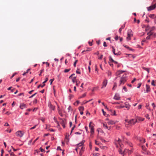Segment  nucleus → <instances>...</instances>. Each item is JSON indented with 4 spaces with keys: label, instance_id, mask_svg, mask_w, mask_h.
<instances>
[{
    "label": "nucleus",
    "instance_id": "nucleus-55",
    "mask_svg": "<svg viewBox=\"0 0 156 156\" xmlns=\"http://www.w3.org/2000/svg\"><path fill=\"white\" fill-rule=\"evenodd\" d=\"M125 27V24L124 25H122L121 27L120 28V29H122V30Z\"/></svg>",
    "mask_w": 156,
    "mask_h": 156
},
{
    "label": "nucleus",
    "instance_id": "nucleus-26",
    "mask_svg": "<svg viewBox=\"0 0 156 156\" xmlns=\"http://www.w3.org/2000/svg\"><path fill=\"white\" fill-rule=\"evenodd\" d=\"M137 120H138L139 121H143L144 120V118H141V117H138L137 119Z\"/></svg>",
    "mask_w": 156,
    "mask_h": 156
},
{
    "label": "nucleus",
    "instance_id": "nucleus-54",
    "mask_svg": "<svg viewBox=\"0 0 156 156\" xmlns=\"http://www.w3.org/2000/svg\"><path fill=\"white\" fill-rule=\"evenodd\" d=\"M79 102H80L79 101H77L74 104L75 105H76H76H77L79 104Z\"/></svg>",
    "mask_w": 156,
    "mask_h": 156
},
{
    "label": "nucleus",
    "instance_id": "nucleus-1",
    "mask_svg": "<svg viewBox=\"0 0 156 156\" xmlns=\"http://www.w3.org/2000/svg\"><path fill=\"white\" fill-rule=\"evenodd\" d=\"M127 80V76L126 74L123 75L122 77L121 78L120 80V83L119 86L121 84H123L126 82Z\"/></svg>",
    "mask_w": 156,
    "mask_h": 156
},
{
    "label": "nucleus",
    "instance_id": "nucleus-11",
    "mask_svg": "<svg viewBox=\"0 0 156 156\" xmlns=\"http://www.w3.org/2000/svg\"><path fill=\"white\" fill-rule=\"evenodd\" d=\"M27 105L24 103H22L20 105V108L22 109L27 108Z\"/></svg>",
    "mask_w": 156,
    "mask_h": 156
},
{
    "label": "nucleus",
    "instance_id": "nucleus-57",
    "mask_svg": "<svg viewBox=\"0 0 156 156\" xmlns=\"http://www.w3.org/2000/svg\"><path fill=\"white\" fill-rule=\"evenodd\" d=\"M149 115L148 114H147L146 116L145 117L147 118L148 119H150V117L149 116Z\"/></svg>",
    "mask_w": 156,
    "mask_h": 156
},
{
    "label": "nucleus",
    "instance_id": "nucleus-33",
    "mask_svg": "<svg viewBox=\"0 0 156 156\" xmlns=\"http://www.w3.org/2000/svg\"><path fill=\"white\" fill-rule=\"evenodd\" d=\"M150 30V27L149 26H147L145 29L146 31H147Z\"/></svg>",
    "mask_w": 156,
    "mask_h": 156
},
{
    "label": "nucleus",
    "instance_id": "nucleus-61",
    "mask_svg": "<svg viewBox=\"0 0 156 156\" xmlns=\"http://www.w3.org/2000/svg\"><path fill=\"white\" fill-rule=\"evenodd\" d=\"M76 73L78 74H80V72L78 71V69L76 71Z\"/></svg>",
    "mask_w": 156,
    "mask_h": 156
},
{
    "label": "nucleus",
    "instance_id": "nucleus-28",
    "mask_svg": "<svg viewBox=\"0 0 156 156\" xmlns=\"http://www.w3.org/2000/svg\"><path fill=\"white\" fill-rule=\"evenodd\" d=\"M117 142H118V143L120 145L121 147V146L120 145L121 140L119 139H118V140H117Z\"/></svg>",
    "mask_w": 156,
    "mask_h": 156
},
{
    "label": "nucleus",
    "instance_id": "nucleus-48",
    "mask_svg": "<svg viewBox=\"0 0 156 156\" xmlns=\"http://www.w3.org/2000/svg\"><path fill=\"white\" fill-rule=\"evenodd\" d=\"M122 102H114L113 104H120L121 103H122Z\"/></svg>",
    "mask_w": 156,
    "mask_h": 156
},
{
    "label": "nucleus",
    "instance_id": "nucleus-16",
    "mask_svg": "<svg viewBox=\"0 0 156 156\" xmlns=\"http://www.w3.org/2000/svg\"><path fill=\"white\" fill-rule=\"evenodd\" d=\"M115 122L114 121L112 120H110L108 122V124L111 125H113L115 124Z\"/></svg>",
    "mask_w": 156,
    "mask_h": 156
},
{
    "label": "nucleus",
    "instance_id": "nucleus-62",
    "mask_svg": "<svg viewBox=\"0 0 156 156\" xmlns=\"http://www.w3.org/2000/svg\"><path fill=\"white\" fill-rule=\"evenodd\" d=\"M150 38V36H148L146 37V39L147 40H149Z\"/></svg>",
    "mask_w": 156,
    "mask_h": 156
},
{
    "label": "nucleus",
    "instance_id": "nucleus-30",
    "mask_svg": "<svg viewBox=\"0 0 156 156\" xmlns=\"http://www.w3.org/2000/svg\"><path fill=\"white\" fill-rule=\"evenodd\" d=\"M45 86V84H43V85H41V84L39 85L37 87V88H39L40 87H43L44 86Z\"/></svg>",
    "mask_w": 156,
    "mask_h": 156
},
{
    "label": "nucleus",
    "instance_id": "nucleus-43",
    "mask_svg": "<svg viewBox=\"0 0 156 156\" xmlns=\"http://www.w3.org/2000/svg\"><path fill=\"white\" fill-rule=\"evenodd\" d=\"M119 37L118 35H116V36H115V40L116 41H117L119 39Z\"/></svg>",
    "mask_w": 156,
    "mask_h": 156
},
{
    "label": "nucleus",
    "instance_id": "nucleus-64",
    "mask_svg": "<svg viewBox=\"0 0 156 156\" xmlns=\"http://www.w3.org/2000/svg\"><path fill=\"white\" fill-rule=\"evenodd\" d=\"M10 155H11V156H14L15 155L14 153H13V152H11L10 153Z\"/></svg>",
    "mask_w": 156,
    "mask_h": 156
},
{
    "label": "nucleus",
    "instance_id": "nucleus-22",
    "mask_svg": "<svg viewBox=\"0 0 156 156\" xmlns=\"http://www.w3.org/2000/svg\"><path fill=\"white\" fill-rule=\"evenodd\" d=\"M125 106L126 108H127L128 109H129L130 107V105L129 104H125Z\"/></svg>",
    "mask_w": 156,
    "mask_h": 156
},
{
    "label": "nucleus",
    "instance_id": "nucleus-12",
    "mask_svg": "<svg viewBox=\"0 0 156 156\" xmlns=\"http://www.w3.org/2000/svg\"><path fill=\"white\" fill-rule=\"evenodd\" d=\"M133 35L132 31L131 30H128L127 33V36L132 37Z\"/></svg>",
    "mask_w": 156,
    "mask_h": 156
},
{
    "label": "nucleus",
    "instance_id": "nucleus-39",
    "mask_svg": "<svg viewBox=\"0 0 156 156\" xmlns=\"http://www.w3.org/2000/svg\"><path fill=\"white\" fill-rule=\"evenodd\" d=\"M153 37L154 38L156 37V33H153Z\"/></svg>",
    "mask_w": 156,
    "mask_h": 156
},
{
    "label": "nucleus",
    "instance_id": "nucleus-45",
    "mask_svg": "<svg viewBox=\"0 0 156 156\" xmlns=\"http://www.w3.org/2000/svg\"><path fill=\"white\" fill-rule=\"evenodd\" d=\"M44 71V69H43L40 71V73L39 74V75L41 76V73Z\"/></svg>",
    "mask_w": 156,
    "mask_h": 156
},
{
    "label": "nucleus",
    "instance_id": "nucleus-41",
    "mask_svg": "<svg viewBox=\"0 0 156 156\" xmlns=\"http://www.w3.org/2000/svg\"><path fill=\"white\" fill-rule=\"evenodd\" d=\"M48 78H47L45 80V81L44 82H43V84H44V83H46L48 81Z\"/></svg>",
    "mask_w": 156,
    "mask_h": 156
},
{
    "label": "nucleus",
    "instance_id": "nucleus-7",
    "mask_svg": "<svg viewBox=\"0 0 156 156\" xmlns=\"http://www.w3.org/2000/svg\"><path fill=\"white\" fill-rule=\"evenodd\" d=\"M16 134L17 136L22 137L24 133H23L21 131H18L16 132Z\"/></svg>",
    "mask_w": 156,
    "mask_h": 156
},
{
    "label": "nucleus",
    "instance_id": "nucleus-4",
    "mask_svg": "<svg viewBox=\"0 0 156 156\" xmlns=\"http://www.w3.org/2000/svg\"><path fill=\"white\" fill-rule=\"evenodd\" d=\"M156 7V3L150 6L147 8V10L148 11H151L154 9Z\"/></svg>",
    "mask_w": 156,
    "mask_h": 156
},
{
    "label": "nucleus",
    "instance_id": "nucleus-5",
    "mask_svg": "<svg viewBox=\"0 0 156 156\" xmlns=\"http://www.w3.org/2000/svg\"><path fill=\"white\" fill-rule=\"evenodd\" d=\"M92 124V122H90L89 125V127L90 129V133L92 134H93L94 133V129L93 126L91 125Z\"/></svg>",
    "mask_w": 156,
    "mask_h": 156
},
{
    "label": "nucleus",
    "instance_id": "nucleus-50",
    "mask_svg": "<svg viewBox=\"0 0 156 156\" xmlns=\"http://www.w3.org/2000/svg\"><path fill=\"white\" fill-rule=\"evenodd\" d=\"M36 126H37V125H36L34 126L33 127H31V128H30V129H35L36 128Z\"/></svg>",
    "mask_w": 156,
    "mask_h": 156
},
{
    "label": "nucleus",
    "instance_id": "nucleus-31",
    "mask_svg": "<svg viewBox=\"0 0 156 156\" xmlns=\"http://www.w3.org/2000/svg\"><path fill=\"white\" fill-rule=\"evenodd\" d=\"M83 143L84 142H83V141H82L81 143H79L78 145V146L80 147V146H82L83 145Z\"/></svg>",
    "mask_w": 156,
    "mask_h": 156
},
{
    "label": "nucleus",
    "instance_id": "nucleus-42",
    "mask_svg": "<svg viewBox=\"0 0 156 156\" xmlns=\"http://www.w3.org/2000/svg\"><path fill=\"white\" fill-rule=\"evenodd\" d=\"M131 37L127 36V37H126V39L127 40H129L131 39Z\"/></svg>",
    "mask_w": 156,
    "mask_h": 156
},
{
    "label": "nucleus",
    "instance_id": "nucleus-19",
    "mask_svg": "<svg viewBox=\"0 0 156 156\" xmlns=\"http://www.w3.org/2000/svg\"><path fill=\"white\" fill-rule=\"evenodd\" d=\"M142 68L144 70L147 71L148 73H149V69L148 68H147L144 67H142Z\"/></svg>",
    "mask_w": 156,
    "mask_h": 156
},
{
    "label": "nucleus",
    "instance_id": "nucleus-10",
    "mask_svg": "<svg viewBox=\"0 0 156 156\" xmlns=\"http://www.w3.org/2000/svg\"><path fill=\"white\" fill-rule=\"evenodd\" d=\"M125 72V71L122 70H118L116 73V75L118 76H119L123 73Z\"/></svg>",
    "mask_w": 156,
    "mask_h": 156
},
{
    "label": "nucleus",
    "instance_id": "nucleus-27",
    "mask_svg": "<svg viewBox=\"0 0 156 156\" xmlns=\"http://www.w3.org/2000/svg\"><path fill=\"white\" fill-rule=\"evenodd\" d=\"M107 73L108 74V76H111V74H112V73H111V72H110L109 71H108L107 72Z\"/></svg>",
    "mask_w": 156,
    "mask_h": 156
},
{
    "label": "nucleus",
    "instance_id": "nucleus-8",
    "mask_svg": "<svg viewBox=\"0 0 156 156\" xmlns=\"http://www.w3.org/2000/svg\"><path fill=\"white\" fill-rule=\"evenodd\" d=\"M112 51L114 55H121V53L120 51H119L117 53H115V49L113 46L112 47Z\"/></svg>",
    "mask_w": 156,
    "mask_h": 156
},
{
    "label": "nucleus",
    "instance_id": "nucleus-53",
    "mask_svg": "<svg viewBox=\"0 0 156 156\" xmlns=\"http://www.w3.org/2000/svg\"><path fill=\"white\" fill-rule=\"evenodd\" d=\"M40 149L41 151V152H45V151L43 149H42L41 147L40 148Z\"/></svg>",
    "mask_w": 156,
    "mask_h": 156
},
{
    "label": "nucleus",
    "instance_id": "nucleus-46",
    "mask_svg": "<svg viewBox=\"0 0 156 156\" xmlns=\"http://www.w3.org/2000/svg\"><path fill=\"white\" fill-rule=\"evenodd\" d=\"M37 94V93H35V94H33L31 96H30V97H29V98H33L34 96L36 94Z\"/></svg>",
    "mask_w": 156,
    "mask_h": 156
},
{
    "label": "nucleus",
    "instance_id": "nucleus-23",
    "mask_svg": "<svg viewBox=\"0 0 156 156\" xmlns=\"http://www.w3.org/2000/svg\"><path fill=\"white\" fill-rule=\"evenodd\" d=\"M116 87H117V84L116 83H114V86L113 87L112 89V90H115V88Z\"/></svg>",
    "mask_w": 156,
    "mask_h": 156
},
{
    "label": "nucleus",
    "instance_id": "nucleus-63",
    "mask_svg": "<svg viewBox=\"0 0 156 156\" xmlns=\"http://www.w3.org/2000/svg\"><path fill=\"white\" fill-rule=\"evenodd\" d=\"M10 155H11V156H14L15 155L14 153H13V152H11L10 153Z\"/></svg>",
    "mask_w": 156,
    "mask_h": 156
},
{
    "label": "nucleus",
    "instance_id": "nucleus-29",
    "mask_svg": "<svg viewBox=\"0 0 156 156\" xmlns=\"http://www.w3.org/2000/svg\"><path fill=\"white\" fill-rule=\"evenodd\" d=\"M68 112H69L70 111H72L73 109L70 106H69L68 108Z\"/></svg>",
    "mask_w": 156,
    "mask_h": 156
},
{
    "label": "nucleus",
    "instance_id": "nucleus-15",
    "mask_svg": "<svg viewBox=\"0 0 156 156\" xmlns=\"http://www.w3.org/2000/svg\"><path fill=\"white\" fill-rule=\"evenodd\" d=\"M119 152L121 154H124L126 153V150L125 149L124 151L122 152V150L120 149L119 150Z\"/></svg>",
    "mask_w": 156,
    "mask_h": 156
},
{
    "label": "nucleus",
    "instance_id": "nucleus-40",
    "mask_svg": "<svg viewBox=\"0 0 156 156\" xmlns=\"http://www.w3.org/2000/svg\"><path fill=\"white\" fill-rule=\"evenodd\" d=\"M54 80V79H51L50 80V85H51L53 81Z\"/></svg>",
    "mask_w": 156,
    "mask_h": 156
},
{
    "label": "nucleus",
    "instance_id": "nucleus-51",
    "mask_svg": "<svg viewBox=\"0 0 156 156\" xmlns=\"http://www.w3.org/2000/svg\"><path fill=\"white\" fill-rule=\"evenodd\" d=\"M103 46H104V47H107V45L106 44V42H104V43H103Z\"/></svg>",
    "mask_w": 156,
    "mask_h": 156
},
{
    "label": "nucleus",
    "instance_id": "nucleus-32",
    "mask_svg": "<svg viewBox=\"0 0 156 156\" xmlns=\"http://www.w3.org/2000/svg\"><path fill=\"white\" fill-rule=\"evenodd\" d=\"M125 150H126V153L127 152L128 154H130L132 152V151H130L129 150H127L126 149H125Z\"/></svg>",
    "mask_w": 156,
    "mask_h": 156
},
{
    "label": "nucleus",
    "instance_id": "nucleus-35",
    "mask_svg": "<svg viewBox=\"0 0 156 156\" xmlns=\"http://www.w3.org/2000/svg\"><path fill=\"white\" fill-rule=\"evenodd\" d=\"M100 147L101 148V149H107V147H105V146H100Z\"/></svg>",
    "mask_w": 156,
    "mask_h": 156
},
{
    "label": "nucleus",
    "instance_id": "nucleus-58",
    "mask_svg": "<svg viewBox=\"0 0 156 156\" xmlns=\"http://www.w3.org/2000/svg\"><path fill=\"white\" fill-rule=\"evenodd\" d=\"M150 34L149 35V36H150V37L151 36H153V33L154 32H151V31H150Z\"/></svg>",
    "mask_w": 156,
    "mask_h": 156
},
{
    "label": "nucleus",
    "instance_id": "nucleus-2",
    "mask_svg": "<svg viewBox=\"0 0 156 156\" xmlns=\"http://www.w3.org/2000/svg\"><path fill=\"white\" fill-rule=\"evenodd\" d=\"M125 121L127 122L129 125H134L136 122H137V119H132L129 121L126 119L125 120Z\"/></svg>",
    "mask_w": 156,
    "mask_h": 156
},
{
    "label": "nucleus",
    "instance_id": "nucleus-60",
    "mask_svg": "<svg viewBox=\"0 0 156 156\" xmlns=\"http://www.w3.org/2000/svg\"><path fill=\"white\" fill-rule=\"evenodd\" d=\"M4 126H9V124L7 123V122H6L5 125H4Z\"/></svg>",
    "mask_w": 156,
    "mask_h": 156
},
{
    "label": "nucleus",
    "instance_id": "nucleus-47",
    "mask_svg": "<svg viewBox=\"0 0 156 156\" xmlns=\"http://www.w3.org/2000/svg\"><path fill=\"white\" fill-rule=\"evenodd\" d=\"M123 89L125 90L126 92H127V89L125 87H123Z\"/></svg>",
    "mask_w": 156,
    "mask_h": 156
},
{
    "label": "nucleus",
    "instance_id": "nucleus-34",
    "mask_svg": "<svg viewBox=\"0 0 156 156\" xmlns=\"http://www.w3.org/2000/svg\"><path fill=\"white\" fill-rule=\"evenodd\" d=\"M86 96V94L84 93L83 94L82 96H80L79 97V98H83L85 96Z\"/></svg>",
    "mask_w": 156,
    "mask_h": 156
},
{
    "label": "nucleus",
    "instance_id": "nucleus-37",
    "mask_svg": "<svg viewBox=\"0 0 156 156\" xmlns=\"http://www.w3.org/2000/svg\"><path fill=\"white\" fill-rule=\"evenodd\" d=\"M70 69H66L64 70V72L65 73H67L70 70Z\"/></svg>",
    "mask_w": 156,
    "mask_h": 156
},
{
    "label": "nucleus",
    "instance_id": "nucleus-38",
    "mask_svg": "<svg viewBox=\"0 0 156 156\" xmlns=\"http://www.w3.org/2000/svg\"><path fill=\"white\" fill-rule=\"evenodd\" d=\"M77 62H78V60H76L75 61V62L74 63L73 65L74 67L76 66V64Z\"/></svg>",
    "mask_w": 156,
    "mask_h": 156
},
{
    "label": "nucleus",
    "instance_id": "nucleus-14",
    "mask_svg": "<svg viewBox=\"0 0 156 156\" xmlns=\"http://www.w3.org/2000/svg\"><path fill=\"white\" fill-rule=\"evenodd\" d=\"M146 91L147 92H148L150 91L151 89L150 86L147 84L146 85Z\"/></svg>",
    "mask_w": 156,
    "mask_h": 156
},
{
    "label": "nucleus",
    "instance_id": "nucleus-59",
    "mask_svg": "<svg viewBox=\"0 0 156 156\" xmlns=\"http://www.w3.org/2000/svg\"><path fill=\"white\" fill-rule=\"evenodd\" d=\"M102 111L103 112V115H105V114H106V112H104V110L103 109H102Z\"/></svg>",
    "mask_w": 156,
    "mask_h": 156
},
{
    "label": "nucleus",
    "instance_id": "nucleus-6",
    "mask_svg": "<svg viewBox=\"0 0 156 156\" xmlns=\"http://www.w3.org/2000/svg\"><path fill=\"white\" fill-rule=\"evenodd\" d=\"M108 80L106 79H105L103 82L102 84V86L101 87V88L102 89L105 87L107 84Z\"/></svg>",
    "mask_w": 156,
    "mask_h": 156
},
{
    "label": "nucleus",
    "instance_id": "nucleus-9",
    "mask_svg": "<svg viewBox=\"0 0 156 156\" xmlns=\"http://www.w3.org/2000/svg\"><path fill=\"white\" fill-rule=\"evenodd\" d=\"M113 99L116 100H120V97L118 94L116 93L114 96Z\"/></svg>",
    "mask_w": 156,
    "mask_h": 156
},
{
    "label": "nucleus",
    "instance_id": "nucleus-24",
    "mask_svg": "<svg viewBox=\"0 0 156 156\" xmlns=\"http://www.w3.org/2000/svg\"><path fill=\"white\" fill-rule=\"evenodd\" d=\"M110 111L112 112V113H113V115H116V112L114 110L113 111L112 110H110Z\"/></svg>",
    "mask_w": 156,
    "mask_h": 156
},
{
    "label": "nucleus",
    "instance_id": "nucleus-36",
    "mask_svg": "<svg viewBox=\"0 0 156 156\" xmlns=\"http://www.w3.org/2000/svg\"><path fill=\"white\" fill-rule=\"evenodd\" d=\"M155 82V81H154V80H153L152 81V83H151V85H152L154 86H155V85L154 84Z\"/></svg>",
    "mask_w": 156,
    "mask_h": 156
},
{
    "label": "nucleus",
    "instance_id": "nucleus-25",
    "mask_svg": "<svg viewBox=\"0 0 156 156\" xmlns=\"http://www.w3.org/2000/svg\"><path fill=\"white\" fill-rule=\"evenodd\" d=\"M155 29V28L154 27H150V31L152 32V31L154 30Z\"/></svg>",
    "mask_w": 156,
    "mask_h": 156
},
{
    "label": "nucleus",
    "instance_id": "nucleus-13",
    "mask_svg": "<svg viewBox=\"0 0 156 156\" xmlns=\"http://www.w3.org/2000/svg\"><path fill=\"white\" fill-rule=\"evenodd\" d=\"M58 114L60 115V116L62 117V114L59 106H58Z\"/></svg>",
    "mask_w": 156,
    "mask_h": 156
},
{
    "label": "nucleus",
    "instance_id": "nucleus-44",
    "mask_svg": "<svg viewBox=\"0 0 156 156\" xmlns=\"http://www.w3.org/2000/svg\"><path fill=\"white\" fill-rule=\"evenodd\" d=\"M100 140L102 142H106V140H104L103 139L101 138H100Z\"/></svg>",
    "mask_w": 156,
    "mask_h": 156
},
{
    "label": "nucleus",
    "instance_id": "nucleus-21",
    "mask_svg": "<svg viewBox=\"0 0 156 156\" xmlns=\"http://www.w3.org/2000/svg\"><path fill=\"white\" fill-rule=\"evenodd\" d=\"M149 17L151 18H154L156 17L154 14H150L149 15Z\"/></svg>",
    "mask_w": 156,
    "mask_h": 156
},
{
    "label": "nucleus",
    "instance_id": "nucleus-52",
    "mask_svg": "<svg viewBox=\"0 0 156 156\" xmlns=\"http://www.w3.org/2000/svg\"><path fill=\"white\" fill-rule=\"evenodd\" d=\"M141 83H139L138 84V86L137 87V88H139L141 86Z\"/></svg>",
    "mask_w": 156,
    "mask_h": 156
},
{
    "label": "nucleus",
    "instance_id": "nucleus-17",
    "mask_svg": "<svg viewBox=\"0 0 156 156\" xmlns=\"http://www.w3.org/2000/svg\"><path fill=\"white\" fill-rule=\"evenodd\" d=\"M79 109L80 111H83L84 110V108L83 106H80L79 107Z\"/></svg>",
    "mask_w": 156,
    "mask_h": 156
},
{
    "label": "nucleus",
    "instance_id": "nucleus-20",
    "mask_svg": "<svg viewBox=\"0 0 156 156\" xmlns=\"http://www.w3.org/2000/svg\"><path fill=\"white\" fill-rule=\"evenodd\" d=\"M76 76L74 77L72 79V81L73 83H75L76 82Z\"/></svg>",
    "mask_w": 156,
    "mask_h": 156
},
{
    "label": "nucleus",
    "instance_id": "nucleus-3",
    "mask_svg": "<svg viewBox=\"0 0 156 156\" xmlns=\"http://www.w3.org/2000/svg\"><path fill=\"white\" fill-rule=\"evenodd\" d=\"M48 106L51 112L52 111H54L55 110V106L53 105L50 102L48 103Z\"/></svg>",
    "mask_w": 156,
    "mask_h": 156
},
{
    "label": "nucleus",
    "instance_id": "nucleus-18",
    "mask_svg": "<svg viewBox=\"0 0 156 156\" xmlns=\"http://www.w3.org/2000/svg\"><path fill=\"white\" fill-rule=\"evenodd\" d=\"M103 126L105 128H106L107 129H108V130H109L110 129V128H108V127L107 126V125H105V123H103Z\"/></svg>",
    "mask_w": 156,
    "mask_h": 156
},
{
    "label": "nucleus",
    "instance_id": "nucleus-56",
    "mask_svg": "<svg viewBox=\"0 0 156 156\" xmlns=\"http://www.w3.org/2000/svg\"><path fill=\"white\" fill-rule=\"evenodd\" d=\"M16 74V73H14L12 75V76L11 77V79H12V77H13Z\"/></svg>",
    "mask_w": 156,
    "mask_h": 156
},
{
    "label": "nucleus",
    "instance_id": "nucleus-49",
    "mask_svg": "<svg viewBox=\"0 0 156 156\" xmlns=\"http://www.w3.org/2000/svg\"><path fill=\"white\" fill-rule=\"evenodd\" d=\"M109 60H111L112 61V62L114 61V60L112 59V58L111 56L109 57Z\"/></svg>",
    "mask_w": 156,
    "mask_h": 156
}]
</instances>
